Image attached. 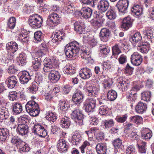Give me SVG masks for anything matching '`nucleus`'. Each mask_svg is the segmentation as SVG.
Masks as SVG:
<instances>
[{
  "instance_id": "nucleus-17",
  "label": "nucleus",
  "mask_w": 154,
  "mask_h": 154,
  "mask_svg": "<svg viewBox=\"0 0 154 154\" xmlns=\"http://www.w3.org/2000/svg\"><path fill=\"white\" fill-rule=\"evenodd\" d=\"M131 11L132 14L134 16L139 17L142 14V6L138 4H134L131 8Z\"/></svg>"
},
{
  "instance_id": "nucleus-45",
  "label": "nucleus",
  "mask_w": 154,
  "mask_h": 154,
  "mask_svg": "<svg viewBox=\"0 0 154 154\" xmlns=\"http://www.w3.org/2000/svg\"><path fill=\"white\" fill-rule=\"evenodd\" d=\"M34 38L35 42L38 43L43 39V35L41 32L37 31L34 33Z\"/></svg>"
},
{
  "instance_id": "nucleus-54",
  "label": "nucleus",
  "mask_w": 154,
  "mask_h": 154,
  "mask_svg": "<svg viewBox=\"0 0 154 154\" xmlns=\"http://www.w3.org/2000/svg\"><path fill=\"white\" fill-rule=\"evenodd\" d=\"M96 100L93 98H88L86 100L85 102L91 105L95 108L96 106Z\"/></svg>"
},
{
  "instance_id": "nucleus-31",
  "label": "nucleus",
  "mask_w": 154,
  "mask_h": 154,
  "mask_svg": "<svg viewBox=\"0 0 154 154\" xmlns=\"http://www.w3.org/2000/svg\"><path fill=\"white\" fill-rule=\"evenodd\" d=\"M12 108L13 112L16 114H19L23 111L22 105L19 102H14L13 103Z\"/></svg>"
},
{
  "instance_id": "nucleus-5",
  "label": "nucleus",
  "mask_w": 154,
  "mask_h": 154,
  "mask_svg": "<svg viewBox=\"0 0 154 154\" xmlns=\"http://www.w3.org/2000/svg\"><path fill=\"white\" fill-rule=\"evenodd\" d=\"M42 18L38 14L31 16L29 20V25L33 28H40L42 24Z\"/></svg>"
},
{
  "instance_id": "nucleus-27",
  "label": "nucleus",
  "mask_w": 154,
  "mask_h": 154,
  "mask_svg": "<svg viewBox=\"0 0 154 154\" xmlns=\"http://www.w3.org/2000/svg\"><path fill=\"white\" fill-rule=\"evenodd\" d=\"M48 53V48L47 46L44 44H42V46L40 49L38 50L35 53L36 57H40L46 55Z\"/></svg>"
},
{
  "instance_id": "nucleus-51",
  "label": "nucleus",
  "mask_w": 154,
  "mask_h": 154,
  "mask_svg": "<svg viewBox=\"0 0 154 154\" xmlns=\"http://www.w3.org/2000/svg\"><path fill=\"white\" fill-rule=\"evenodd\" d=\"M38 88L37 83L34 82H33L32 85L29 87V90L30 93L33 94H35L37 92Z\"/></svg>"
},
{
  "instance_id": "nucleus-25",
  "label": "nucleus",
  "mask_w": 154,
  "mask_h": 154,
  "mask_svg": "<svg viewBox=\"0 0 154 154\" xmlns=\"http://www.w3.org/2000/svg\"><path fill=\"white\" fill-rule=\"evenodd\" d=\"M28 131V127L27 125L21 124L18 125L17 130V134L21 136L27 134Z\"/></svg>"
},
{
  "instance_id": "nucleus-59",
  "label": "nucleus",
  "mask_w": 154,
  "mask_h": 154,
  "mask_svg": "<svg viewBox=\"0 0 154 154\" xmlns=\"http://www.w3.org/2000/svg\"><path fill=\"white\" fill-rule=\"evenodd\" d=\"M128 116L127 115H124L121 116H117L115 119L116 121L120 123H123L127 120Z\"/></svg>"
},
{
  "instance_id": "nucleus-58",
  "label": "nucleus",
  "mask_w": 154,
  "mask_h": 154,
  "mask_svg": "<svg viewBox=\"0 0 154 154\" xmlns=\"http://www.w3.org/2000/svg\"><path fill=\"white\" fill-rule=\"evenodd\" d=\"M112 52L113 55H118L121 52L119 48L118 45L116 44L112 47Z\"/></svg>"
},
{
  "instance_id": "nucleus-42",
  "label": "nucleus",
  "mask_w": 154,
  "mask_h": 154,
  "mask_svg": "<svg viewBox=\"0 0 154 154\" xmlns=\"http://www.w3.org/2000/svg\"><path fill=\"white\" fill-rule=\"evenodd\" d=\"M45 118L49 121L53 122H55L57 119L56 115L51 112H47Z\"/></svg>"
},
{
  "instance_id": "nucleus-11",
  "label": "nucleus",
  "mask_w": 154,
  "mask_h": 154,
  "mask_svg": "<svg viewBox=\"0 0 154 154\" xmlns=\"http://www.w3.org/2000/svg\"><path fill=\"white\" fill-rule=\"evenodd\" d=\"M65 36V33L62 30H57L52 33L51 41L53 42H57V44L59 41L63 39Z\"/></svg>"
},
{
  "instance_id": "nucleus-3",
  "label": "nucleus",
  "mask_w": 154,
  "mask_h": 154,
  "mask_svg": "<svg viewBox=\"0 0 154 154\" xmlns=\"http://www.w3.org/2000/svg\"><path fill=\"white\" fill-rule=\"evenodd\" d=\"M26 112L32 116H38L40 112L38 105L34 100H30L27 102L25 105Z\"/></svg>"
},
{
  "instance_id": "nucleus-12",
  "label": "nucleus",
  "mask_w": 154,
  "mask_h": 154,
  "mask_svg": "<svg viewBox=\"0 0 154 154\" xmlns=\"http://www.w3.org/2000/svg\"><path fill=\"white\" fill-rule=\"evenodd\" d=\"M84 98L82 93L79 90H77L72 95V100L75 104H79L82 101Z\"/></svg>"
},
{
  "instance_id": "nucleus-4",
  "label": "nucleus",
  "mask_w": 154,
  "mask_h": 154,
  "mask_svg": "<svg viewBox=\"0 0 154 154\" xmlns=\"http://www.w3.org/2000/svg\"><path fill=\"white\" fill-rule=\"evenodd\" d=\"M71 118L74 119L76 123L80 125H83L84 115L82 110L80 109L79 107L76 108L72 111L71 114Z\"/></svg>"
},
{
  "instance_id": "nucleus-15",
  "label": "nucleus",
  "mask_w": 154,
  "mask_h": 154,
  "mask_svg": "<svg viewBox=\"0 0 154 154\" xmlns=\"http://www.w3.org/2000/svg\"><path fill=\"white\" fill-rule=\"evenodd\" d=\"M18 77L14 75L9 76L6 80L5 82L9 88L12 89L17 85Z\"/></svg>"
},
{
  "instance_id": "nucleus-30",
  "label": "nucleus",
  "mask_w": 154,
  "mask_h": 154,
  "mask_svg": "<svg viewBox=\"0 0 154 154\" xmlns=\"http://www.w3.org/2000/svg\"><path fill=\"white\" fill-rule=\"evenodd\" d=\"M9 132L6 128H0V142H5L8 137Z\"/></svg>"
},
{
  "instance_id": "nucleus-63",
  "label": "nucleus",
  "mask_w": 154,
  "mask_h": 154,
  "mask_svg": "<svg viewBox=\"0 0 154 154\" xmlns=\"http://www.w3.org/2000/svg\"><path fill=\"white\" fill-rule=\"evenodd\" d=\"M109 61H107V62H104L102 63L103 66V71L104 70H108L109 69H110L111 67V64L109 63Z\"/></svg>"
},
{
  "instance_id": "nucleus-28",
  "label": "nucleus",
  "mask_w": 154,
  "mask_h": 154,
  "mask_svg": "<svg viewBox=\"0 0 154 154\" xmlns=\"http://www.w3.org/2000/svg\"><path fill=\"white\" fill-rule=\"evenodd\" d=\"M147 108V105L145 103L140 102L136 106L135 110L138 113L142 114L146 111Z\"/></svg>"
},
{
  "instance_id": "nucleus-49",
  "label": "nucleus",
  "mask_w": 154,
  "mask_h": 154,
  "mask_svg": "<svg viewBox=\"0 0 154 154\" xmlns=\"http://www.w3.org/2000/svg\"><path fill=\"white\" fill-rule=\"evenodd\" d=\"M151 96L150 92L144 91L141 93L142 99L146 101H150Z\"/></svg>"
},
{
  "instance_id": "nucleus-32",
  "label": "nucleus",
  "mask_w": 154,
  "mask_h": 154,
  "mask_svg": "<svg viewBox=\"0 0 154 154\" xmlns=\"http://www.w3.org/2000/svg\"><path fill=\"white\" fill-rule=\"evenodd\" d=\"M20 82L23 84H26L31 79L30 75L27 72L24 71L20 78Z\"/></svg>"
},
{
  "instance_id": "nucleus-44",
  "label": "nucleus",
  "mask_w": 154,
  "mask_h": 154,
  "mask_svg": "<svg viewBox=\"0 0 154 154\" xmlns=\"http://www.w3.org/2000/svg\"><path fill=\"white\" fill-rule=\"evenodd\" d=\"M107 97L109 100H114L117 97V93L115 91L110 90L108 93Z\"/></svg>"
},
{
  "instance_id": "nucleus-47",
  "label": "nucleus",
  "mask_w": 154,
  "mask_h": 154,
  "mask_svg": "<svg viewBox=\"0 0 154 154\" xmlns=\"http://www.w3.org/2000/svg\"><path fill=\"white\" fill-rule=\"evenodd\" d=\"M147 129H143L141 132V137L143 139L145 140H148L150 139L152 136V133L150 132H146V130Z\"/></svg>"
},
{
  "instance_id": "nucleus-2",
  "label": "nucleus",
  "mask_w": 154,
  "mask_h": 154,
  "mask_svg": "<svg viewBox=\"0 0 154 154\" xmlns=\"http://www.w3.org/2000/svg\"><path fill=\"white\" fill-rule=\"evenodd\" d=\"M80 46L79 44L76 41L67 44L64 49L66 56L69 58L75 56L79 51Z\"/></svg>"
},
{
  "instance_id": "nucleus-35",
  "label": "nucleus",
  "mask_w": 154,
  "mask_h": 154,
  "mask_svg": "<svg viewBox=\"0 0 154 154\" xmlns=\"http://www.w3.org/2000/svg\"><path fill=\"white\" fill-rule=\"evenodd\" d=\"M81 57L85 60H86L88 62H90L93 59L91 57V55L89 51H87L86 50L82 49L79 51Z\"/></svg>"
},
{
  "instance_id": "nucleus-1",
  "label": "nucleus",
  "mask_w": 154,
  "mask_h": 154,
  "mask_svg": "<svg viewBox=\"0 0 154 154\" xmlns=\"http://www.w3.org/2000/svg\"><path fill=\"white\" fill-rule=\"evenodd\" d=\"M43 65L44 71L46 72H50L49 77L50 80L54 82H57L60 79V75L58 71L54 70V66L51 59L45 58L43 61Z\"/></svg>"
},
{
  "instance_id": "nucleus-22",
  "label": "nucleus",
  "mask_w": 154,
  "mask_h": 154,
  "mask_svg": "<svg viewBox=\"0 0 154 154\" xmlns=\"http://www.w3.org/2000/svg\"><path fill=\"white\" fill-rule=\"evenodd\" d=\"M133 21V19L129 16L126 17L123 21L122 28L125 30H127L132 26Z\"/></svg>"
},
{
  "instance_id": "nucleus-16",
  "label": "nucleus",
  "mask_w": 154,
  "mask_h": 154,
  "mask_svg": "<svg viewBox=\"0 0 154 154\" xmlns=\"http://www.w3.org/2000/svg\"><path fill=\"white\" fill-rule=\"evenodd\" d=\"M109 4L108 1L106 0H101L98 3L97 8L101 13L105 12L109 8Z\"/></svg>"
},
{
  "instance_id": "nucleus-29",
  "label": "nucleus",
  "mask_w": 154,
  "mask_h": 154,
  "mask_svg": "<svg viewBox=\"0 0 154 154\" xmlns=\"http://www.w3.org/2000/svg\"><path fill=\"white\" fill-rule=\"evenodd\" d=\"M59 124L62 128H68L71 124L70 119L67 117L64 116L61 119Z\"/></svg>"
},
{
  "instance_id": "nucleus-56",
  "label": "nucleus",
  "mask_w": 154,
  "mask_h": 154,
  "mask_svg": "<svg viewBox=\"0 0 154 154\" xmlns=\"http://www.w3.org/2000/svg\"><path fill=\"white\" fill-rule=\"evenodd\" d=\"M72 140L73 143H75V144L78 145L81 141L82 138L79 135L75 134L73 135Z\"/></svg>"
},
{
  "instance_id": "nucleus-64",
  "label": "nucleus",
  "mask_w": 154,
  "mask_h": 154,
  "mask_svg": "<svg viewBox=\"0 0 154 154\" xmlns=\"http://www.w3.org/2000/svg\"><path fill=\"white\" fill-rule=\"evenodd\" d=\"M118 60L119 63L123 64L127 62V57L124 54H122L120 56Z\"/></svg>"
},
{
  "instance_id": "nucleus-53",
  "label": "nucleus",
  "mask_w": 154,
  "mask_h": 154,
  "mask_svg": "<svg viewBox=\"0 0 154 154\" xmlns=\"http://www.w3.org/2000/svg\"><path fill=\"white\" fill-rule=\"evenodd\" d=\"M60 109L65 111L67 110L69 107V105L65 101H60Z\"/></svg>"
},
{
  "instance_id": "nucleus-48",
  "label": "nucleus",
  "mask_w": 154,
  "mask_h": 154,
  "mask_svg": "<svg viewBox=\"0 0 154 154\" xmlns=\"http://www.w3.org/2000/svg\"><path fill=\"white\" fill-rule=\"evenodd\" d=\"M142 118L139 116H134L130 117V121L137 124H140L142 122Z\"/></svg>"
},
{
  "instance_id": "nucleus-60",
  "label": "nucleus",
  "mask_w": 154,
  "mask_h": 154,
  "mask_svg": "<svg viewBox=\"0 0 154 154\" xmlns=\"http://www.w3.org/2000/svg\"><path fill=\"white\" fill-rule=\"evenodd\" d=\"M17 94L15 91H12L10 92L9 94V99L11 101H14L15 100H16L17 98Z\"/></svg>"
},
{
  "instance_id": "nucleus-7",
  "label": "nucleus",
  "mask_w": 154,
  "mask_h": 154,
  "mask_svg": "<svg viewBox=\"0 0 154 154\" xmlns=\"http://www.w3.org/2000/svg\"><path fill=\"white\" fill-rule=\"evenodd\" d=\"M61 18L57 13H52L49 14L48 21L49 24L53 27L57 26L60 23Z\"/></svg>"
},
{
  "instance_id": "nucleus-40",
  "label": "nucleus",
  "mask_w": 154,
  "mask_h": 154,
  "mask_svg": "<svg viewBox=\"0 0 154 154\" xmlns=\"http://www.w3.org/2000/svg\"><path fill=\"white\" fill-rule=\"evenodd\" d=\"M113 143L116 149H119V151L122 150L124 146L122 144V140L119 138H118L114 140Z\"/></svg>"
},
{
  "instance_id": "nucleus-39",
  "label": "nucleus",
  "mask_w": 154,
  "mask_h": 154,
  "mask_svg": "<svg viewBox=\"0 0 154 154\" xmlns=\"http://www.w3.org/2000/svg\"><path fill=\"white\" fill-rule=\"evenodd\" d=\"M63 72L68 74H72L75 73V70L72 66V65L68 63L63 69Z\"/></svg>"
},
{
  "instance_id": "nucleus-57",
  "label": "nucleus",
  "mask_w": 154,
  "mask_h": 154,
  "mask_svg": "<svg viewBox=\"0 0 154 154\" xmlns=\"http://www.w3.org/2000/svg\"><path fill=\"white\" fill-rule=\"evenodd\" d=\"M108 110L109 109L106 106H101L99 109V112L101 115H104L108 113Z\"/></svg>"
},
{
  "instance_id": "nucleus-52",
  "label": "nucleus",
  "mask_w": 154,
  "mask_h": 154,
  "mask_svg": "<svg viewBox=\"0 0 154 154\" xmlns=\"http://www.w3.org/2000/svg\"><path fill=\"white\" fill-rule=\"evenodd\" d=\"M114 121L112 119L106 120L103 122L105 128H111L114 125Z\"/></svg>"
},
{
  "instance_id": "nucleus-21",
  "label": "nucleus",
  "mask_w": 154,
  "mask_h": 154,
  "mask_svg": "<svg viewBox=\"0 0 154 154\" xmlns=\"http://www.w3.org/2000/svg\"><path fill=\"white\" fill-rule=\"evenodd\" d=\"M128 85L126 82L123 80L121 77H119L117 79V87L118 88L122 91H124L127 90Z\"/></svg>"
},
{
  "instance_id": "nucleus-43",
  "label": "nucleus",
  "mask_w": 154,
  "mask_h": 154,
  "mask_svg": "<svg viewBox=\"0 0 154 154\" xmlns=\"http://www.w3.org/2000/svg\"><path fill=\"white\" fill-rule=\"evenodd\" d=\"M142 32L143 35L147 36V38L148 39H150L152 36V32L150 28L146 27Z\"/></svg>"
},
{
  "instance_id": "nucleus-36",
  "label": "nucleus",
  "mask_w": 154,
  "mask_h": 154,
  "mask_svg": "<svg viewBox=\"0 0 154 154\" xmlns=\"http://www.w3.org/2000/svg\"><path fill=\"white\" fill-rule=\"evenodd\" d=\"M42 64L41 61L38 58H34L32 61V66L35 71H38L41 69Z\"/></svg>"
},
{
  "instance_id": "nucleus-33",
  "label": "nucleus",
  "mask_w": 154,
  "mask_h": 154,
  "mask_svg": "<svg viewBox=\"0 0 154 154\" xmlns=\"http://www.w3.org/2000/svg\"><path fill=\"white\" fill-rule=\"evenodd\" d=\"M142 38V36L139 32H136L133 35L130 36L129 38L130 41L133 44L137 43Z\"/></svg>"
},
{
  "instance_id": "nucleus-26",
  "label": "nucleus",
  "mask_w": 154,
  "mask_h": 154,
  "mask_svg": "<svg viewBox=\"0 0 154 154\" xmlns=\"http://www.w3.org/2000/svg\"><path fill=\"white\" fill-rule=\"evenodd\" d=\"M27 56L26 54L24 52H21L19 54L17 59V64L20 66H23L25 65L26 62Z\"/></svg>"
},
{
  "instance_id": "nucleus-8",
  "label": "nucleus",
  "mask_w": 154,
  "mask_h": 154,
  "mask_svg": "<svg viewBox=\"0 0 154 154\" xmlns=\"http://www.w3.org/2000/svg\"><path fill=\"white\" fill-rule=\"evenodd\" d=\"M129 3L128 0H119L116 5L119 12L123 14L127 13Z\"/></svg>"
},
{
  "instance_id": "nucleus-41",
  "label": "nucleus",
  "mask_w": 154,
  "mask_h": 154,
  "mask_svg": "<svg viewBox=\"0 0 154 154\" xmlns=\"http://www.w3.org/2000/svg\"><path fill=\"white\" fill-rule=\"evenodd\" d=\"M16 19L14 17H10L7 23L8 28L13 29L15 27L16 24Z\"/></svg>"
},
{
  "instance_id": "nucleus-19",
  "label": "nucleus",
  "mask_w": 154,
  "mask_h": 154,
  "mask_svg": "<svg viewBox=\"0 0 154 154\" xmlns=\"http://www.w3.org/2000/svg\"><path fill=\"white\" fill-rule=\"evenodd\" d=\"M150 44L147 41L139 43L137 45V49L143 53H147L149 50Z\"/></svg>"
},
{
  "instance_id": "nucleus-61",
  "label": "nucleus",
  "mask_w": 154,
  "mask_h": 154,
  "mask_svg": "<svg viewBox=\"0 0 154 154\" xmlns=\"http://www.w3.org/2000/svg\"><path fill=\"white\" fill-rule=\"evenodd\" d=\"M84 105L85 110L87 112H92L95 109L94 108L92 107L91 105H89V104H88L85 102L84 103Z\"/></svg>"
},
{
  "instance_id": "nucleus-62",
  "label": "nucleus",
  "mask_w": 154,
  "mask_h": 154,
  "mask_svg": "<svg viewBox=\"0 0 154 154\" xmlns=\"http://www.w3.org/2000/svg\"><path fill=\"white\" fill-rule=\"evenodd\" d=\"M126 154H135V148L132 146L128 147L126 150Z\"/></svg>"
},
{
  "instance_id": "nucleus-14",
  "label": "nucleus",
  "mask_w": 154,
  "mask_h": 154,
  "mask_svg": "<svg viewBox=\"0 0 154 154\" xmlns=\"http://www.w3.org/2000/svg\"><path fill=\"white\" fill-rule=\"evenodd\" d=\"M131 59L132 63L136 66L140 65L143 60L142 57L137 52L134 53L131 55Z\"/></svg>"
},
{
  "instance_id": "nucleus-13",
  "label": "nucleus",
  "mask_w": 154,
  "mask_h": 154,
  "mask_svg": "<svg viewBox=\"0 0 154 154\" xmlns=\"http://www.w3.org/2000/svg\"><path fill=\"white\" fill-rule=\"evenodd\" d=\"M85 27L84 22L82 21H77L74 23V29L79 34L85 33Z\"/></svg>"
},
{
  "instance_id": "nucleus-9",
  "label": "nucleus",
  "mask_w": 154,
  "mask_h": 154,
  "mask_svg": "<svg viewBox=\"0 0 154 154\" xmlns=\"http://www.w3.org/2000/svg\"><path fill=\"white\" fill-rule=\"evenodd\" d=\"M85 91L88 96L92 97L97 94L99 89L94 84L88 85V82H87L85 86Z\"/></svg>"
},
{
  "instance_id": "nucleus-24",
  "label": "nucleus",
  "mask_w": 154,
  "mask_h": 154,
  "mask_svg": "<svg viewBox=\"0 0 154 154\" xmlns=\"http://www.w3.org/2000/svg\"><path fill=\"white\" fill-rule=\"evenodd\" d=\"M110 32L106 28L102 29L100 33V37L101 40L103 42H106L108 40V37Z\"/></svg>"
},
{
  "instance_id": "nucleus-38",
  "label": "nucleus",
  "mask_w": 154,
  "mask_h": 154,
  "mask_svg": "<svg viewBox=\"0 0 154 154\" xmlns=\"http://www.w3.org/2000/svg\"><path fill=\"white\" fill-rule=\"evenodd\" d=\"M11 142L15 145L17 147L20 148L25 144V143L22 141L20 138L14 137L11 139Z\"/></svg>"
},
{
  "instance_id": "nucleus-37",
  "label": "nucleus",
  "mask_w": 154,
  "mask_h": 154,
  "mask_svg": "<svg viewBox=\"0 0 154 154\" xmlns=\"http://www.w3.org/2000/svg\"><path fill=\"white\" fill-rule=\"evenodd\" d=\"M9 112L7 109L5 107L0 108V119L2 120L8 119L9 116Z\"/></svg>"
},
{
  "instance_id": "nucleus-46",
  "label": "nucleus",
  "mask_w": 154,
  "mask_h": 154,
  "mask_svg": "<svg viewBox=\"0 0 154 154\" xmlns=\"http://www.w3.org/2000/svg\"><path fill=\"white\" fill-rule=\"evenodd\" d=\"M106 16L108 19L110 20L115 19L116 17V14L112 8H110L107 11Z\"/></svg>"
},
{
  "instance_id": "nucleus-50",
  "label": "nucleus",
  "mask_w": 154,
  "mask_h": 154,
  "mask_svg": "<svg viewBox=\"0 0 154 154\" xmlns=\"http://www.w3.org/2000/svg\"><path fill=\"white\" fill-rule=\"evenodd\" d=\"M139 151L140 153H145L146 151V143L145 142H142L140 144H137Z\"/></svg>"
},
{
  "instance_id": "nucleus-18",
  "label": "nucleus",
  "mask_w": 154,
  "mask_h": 154,
  "mask_svg": "<svg viewBox=\"0 0 154 154\" xmlns=\"http://www.w3.org/2000/svg\"><path fill=\"white\" fill-rule=\"evenodd\" d=\"M80 76L84 79H89L92 75L91 71L88 68H84L81 69L79 72Z\"/></svg>"
},
{
  "instance_id": "nucleus-10",
  "label": "nucleus",
  "mask_w": 154,
  "mask_h": 154,
  "mask_svg": "<svg viewBox=\"0 0 154 154\" xmlns=\"http://www.w3.org/2000/svg\"><path fill=\"white\" fill-rule=\"evenodd\" d=\"M32 132L34 134L38 135L41 137L44 138L47 135L46 131L40 125H35Z\"/></svg>"
},
{
  "instance_id": "nucleus-55",
  "label": "nucleus",
  "mask_w": 154,
  "mask_h": 154,
  "mask_svg": "<svg viewBox=\"0 0 154 154\" xmlns=\"http://www.w3.org/2000/svg\"><path fill=\"white\" fill-rule=\"evenodd\" d=\"M100 51L101 53L103 54L107 55L109 54L110 51V50L108 47L105 45L100 46Z\"/></svg>"
},
{
  "instance_id": "nucleus-34",
  "label": "nucleus",
  "mask_w": 154,
  "mask_h": 154,
  "mask_svg": "<svg viewBox=\"0 0 154 154\" xmlns=\"http://www.w3.org/2000/svg\"><path fill=\"white\" fill-rule=\"evenodd\" d=\"M6 48L8 50H11L12 53H14L18 49V45L15 42L11 41L6 44Z\"/></svg>"
},
{
  "instance_id": "nucleus-6",
  "label": "nucleus",
  "mask_w": 154,
  "mask_h": 154,
  "mask_svg": "<svg viewBox=\"0 0 154 154\" xmlns=\"http://www.w3.org/2000/svg\"><path fill=\"white\" fill-rule=\"evenodd\" d=\"M76 13L79 16L87 19L91 17L92 14V10L88 7H83L79 11H77Z\"/></svg>"
},
{
  "instance_id": "nucleus-20",
  "label": "nucleus",
  "mask_w": 154,
  "mask_h": 154,
  "mask_svg": "<svg viewBox=\"0 0 154 154\" xmlns=\"http://www.w3.org/2000/svg\"><path fill=\"white\" fill-rule=\"evenodd\" d=\"M57 146L59 151L61 152H66L68 148L67 144L66 143L65 140L63 139H60L58 141Z\"/></svg>"
},
{
  "instance_id": "nucleus-23",
  "label": "nucleus",
  "mask_w": 154,
  "mask_h": 154,
  "mask_svg": "<svg viewBox=\"0 0 154 154\" xmlns=\"http://www.w3.org/2000/svg\"><path fill=\"white\" fill-rule=\"evenodd\" d=\"M96 149L98 154H106L107 149V144L104 143H99L97 145Z\"/></svg>"
}]
</instances>
